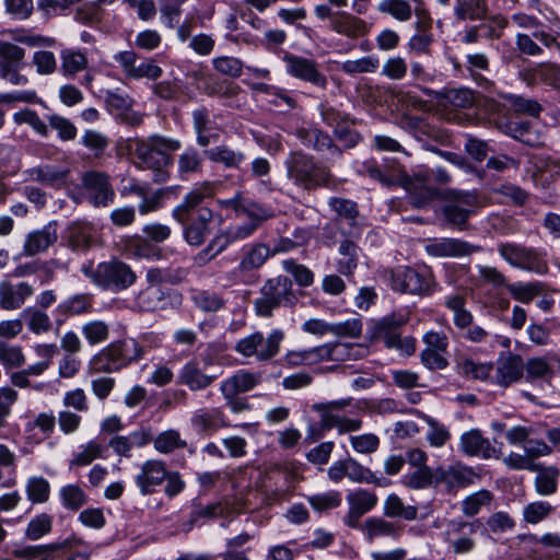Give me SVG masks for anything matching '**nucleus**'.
Instances as JSON below:
<instances>
[{
    "mask_svg": "<svg viewBox=\"0 0 560 560\" xmlns=\"http://www.w3.org/2000/svg\"><path fill=\"white\" fill-rule=\"evenodd\" d=\"M283 165L287 178L305 191H314L320 187L334 189L338 186V180L328 166L319 164L313 155L301 150L291 151Z\"/></svg>",
    "mask_w": 560,
    "mask_h": 560,
    "instance_id": "nucleus-1",
    "label": "nucleus"
},
{
    "mask_svg": "<svg viewBox=\"0 0 560 560\" xmlns=\"http://www.w3.org/2000/svg\"><path fill=\"white\" fill-rule=\"evenodd\" d=\"M180 141L160 135L137 140L133 154L137 164L141 168H148L153 172L156 183H164L168 179L167 167L173 164L172 153L179 150Z\"/></svg>",
    "mask_w": 560,
    "mask_h": 560,
    "instance_id": "nucleus-2",
    "label": "nucleus"
},
{
    "mask_svg": "<svg viewBox=\"0 0 560 560\" xmlns=\"http://www.w3.org/2000/svg\"><path fill=\"white\" fill-rule=\"evenodd\" d=\"M81 272L95 285L112 292L127 290L137 280V275L132 268L116 258L102 261L95 267L92 262L84 264L81 267Z\"/></svg>",
    "mask_w": 560,
    "mask_h": 560,
    "instance_id": "nucleus-3",
    "label": "nucleus"
},
{
    "mask_svg": "<svg viewBox=\"0 0 560 560\" xmlns=\"http://www.w3.org/2000/svg\"><path fill=\"white\" fill-rule=\"evenodd\" d=\"M295 303L292 281L285 276H278L262 284L259 296L254 301V311L258 317L269 318L280 306H293Z\"/></svg>",
    "mask_w": 560,
    "mask_h": 560,
    "instance_id": "nucleus-4",
    "label": "nucleus"
},
{
    "mask_svg": "<svg viewBox=\"0 0 560 560\" xmlns=\"http://www.w3.org/2000/svg\"><path fill=\"white\" fill-rule=\"evenodd\" d=\"M275 252L269 245L262 242H254L242 248L237 266L228 273L231 284H252L257 279V272Z\"/></svg>",
    "mask_w": 560,
    "mask_h": 560,
    "instance_id": "nucleus-5",
    "label": "nucleus"
},
{
    "mask_svg": "<svg viewBox=\"0 0 560 560\" xmlns=\"http://www.w3.org/2000/svg\"><path fill=\"white\" fill-rule=\"evenodd\" d=\"M407 323L404 315H388L374 323L371 327V340L381 341L388 349L397 350L405 355H411L416 351V339L411 336L401 337L400 328Z\"/></svg>",
    "mask_w": 560,
    "mask_h": 560,
    "instance_id": "nucleus-6",
    "label": "nucleus"
},
{
    "mask_svg": "<svg viewBox=\"0 0 560 560\" xmlns=\"http://www.w3.org/2000/svg\"><path fill=\"white\" fill-rule=\"evenodd\" d=\"M284 338V331L279 328L272 329L267 337L261 331H255L240 339L234 350L244 358L266 362L278 355Z\"/></svg>",
    "mask_w": 560,
    "mask_h": 560,
    "instance_id": "nucleus-7",
    "label": "nucleus"
},
{
    "mask_svg": "<svg viewBox=\"0 0 560 560\" xmlns=\"http://www.w3.org/2000/svg\"><path fill=\"white\" fill-rule=\"evenodd\" d=\"M500 257L513 268L545 275L548 272V262L545 254L534 247L514 242H500L497 245Z\"/></svg>",
    "mask_w": 560,
    "mask_h": 560,
    "instance_id": "nucleus-8",
    "label": "nucleus"
},
{
    "mask_svg": "<svg viewBox=\"0 0 560 560\" xmlns=\"http://www.w3.org/2000/svg\"><path fill=\"white\" fill-rule=\"evenodd\" d=\"M392 289L409 294H429L433 275L427 268L415 269L399 266L389 271Z\"/></svg>",
    "mask_w": 560,
    "mask_h": 560,
    "instance_id": "nucleus-9",
    "label": "nucleus"
},
{
    "mask_svg": "<svg viewBox=\"0 0 560 560\" xmlns=\"http://www.w3.org/2000/svg\"><path fill=\"white\" fill-rule=\"evenodd\" d=\"M353 399H339L315 406L320 413V427L324 430L337 428L340 433L358 431L362 427L360 419L348 418L341 413L348 407H352Z\"/></svg>",
    "mask_w": 560,
    "mask_h": 560,
    "instance_id": "nucleus-10",
    "label": "nucleus"
},
{
    "mask_svg": "<svg viewBox=\"0 0 560 560\" xmlns=\"http://www.w3.org/2000/svg\"><path fill=\"white\" fill-rule=\"evenodd\" d=\"M282 60L287 73L291 77L318 89L325 90L328 86V78L322 72L319 63L315 59L285 52Z\"/></svg>",
    "mask_w": 560,
    "mask_h": 560,
    "instance_id": "nucleus-11",
    "label": "nucleus"
},
{
    "mask_svg": "<svg viewBox=\"0 0 560 560\" xmlns=\"http://www.w3.org/2000/svg\"><path fill=\"white\" fill-rule=\"evenodd\" d=\"M24 58V48L11 42L0 40V78L13 85H25L28 79L20 73Z\"/></svg>",
    "mask_w": 560,
    "mask_h": 560,
    "instance_id": "nucleus-12",
    "label": "nucleus"
},
{
    "mask_svg": "<svg viewBox=\"0 0 560 560\" xmlns=\"http://www.w3.org/2000/svg\"><path fill=\"white\" fill-rule=\"evenodd\" d=\"M481 527L479 520L471 522L462 518L450 520L446 523L445 540L450 542L455 553H468L476 546L470 535L476 534Z\"/></svg>",
    "mask_w": 560,
    "mask_h": 560,
    "instance_id": "nucleus-13",
    "label": "nucleus"
},
{
    "mask_svg": "<svg viewBox=\"0 0 560 560\" xmlns=\"http://www.w3.org/2000/svg\"><path fill=\"white\" fill-rule=\"evenodd\" d=\"M82 186L88 201L94 207H107L115 198L109 176L104 172L89 171L82 175Z\"/></svg>",
    "mask_w": 560,
    "mask_h": 560,
    "instance_id": "nucleus-14",
    "label": "nucleus"
},
{
    "mask_svg": "<svg viewBox=\"0 0 560 560\" xmlns=\"http://www.w3.org/2000/svg\"><path fill=\"white\" fill-rule=\"evenodd\" d=\"M478 205L476 191H454L453 200L443 208L446 221L459 230H466L467 221Z\"/></svg>",
    "mask_w": 560,
    "mask_h": 560,
    "instance_id": "nucleus-15",
    "label": "nucleus"
},
{
    "mask_svg": "<svg viewBox=\"0 0 560 560\" xmlns=\"http://www.w3.org/2000/svg\"><path fill=\"white\" fill-rule=\"evenodd\" d=\"M213 222V212L207 207H200L195 214H189L185 223H180L184 229V238L191 246H200L211 234Z\"/></svg>",
    "mask_w": 560,
    "mask_h": 560,
    "instance_id": "nucleus-16",
    "label": "nucleus"
},
{
    "mask_svg": "<svg viewBox=\"0 0 560 560\" xmlns=\"http://www.w3.org/2000/svg\"><path fill=\"white\" fill-rule=\"evenodd\" d=\"M167 477V467L160 459H148L139 466L135 475V483L142 495H150L156 491Z\"/></svg>",
    "mask_w": 560,
    "mask_h": 560,
    "instance_id": "nucleus-17",
    "label": "nucleus"
},
{
    "mask_svg": "<svg viewBox=\"0 0 560 560\" xmlns=\"http://www.w3.org/2000/svg\"><path fill=\"white\" fill-rule=\"evenodd\" d=\"M222 205L235 211L237 215H246L249 222L255 223L257 228L273 217L270 207L246 198L240 192L230 199L223 200Z\"/></svg>",
    "mask_w": 560,
    "mask_h": 560,
    "instance_id": "nucleus-18",
    "label": "nucleus"
},
{
    "mask_svg": "<svg viewBox=\"0 0 560 560\" xmlns=\"http://www.w3.org/2000/svg\"><path fill=\"white\" fill-rule=\"evenodd\" d=\"M459 450L467 456L483 459L500 458L501 451L495 448L479 429L464 432L459 439Z\"/></svg>",
    "mask_w": 560,
    "mask_h": 560,
    "instance_id": "nucleus-19",
    "label": "nucleus"
},
{
    "mask_svg": "<svg viewBox=\"0 0 560 560\" xmlns=\"http://www.w3.org/2000/svg\"><path fill=\"white\" fill-rule=\"evenodd\" d=\"M524 361L521 355L508 352L501 354L497 361L494 383L501 387H509L524 376Z\"/></svg>",
    "mask_w": 560,
    "mask_h": 560,
    "instance_id": "nucleus-20",
    "label": "nucleus"
},
{
    "mask_svg": "<svg viewBox=\"0 0 560 560\" xmlns=\"http://www.w3.org/2000/svg\"><path fill=\"white\" fill-rule=\"evenodd\" d=\"M192 429L202 434L211 435L219 429L230 427V422L222 409L218 407L199 408L190 418Z\"/></svg>",
    "mask_w": 560,
    "mask_h": 560,
    "instance_id": "nucleus-21",
    "label": "nucleus"
},
{
    "mask_svg": "<svg viewBox=\"0 0 560 560\" xmlns=\"http://www.w3.org/2000/svg\"><path fill=\"white\" fill-rule=\"evenodd\" d=\"M213 195V185L209 182H205L195 186L183 199V201L176 206L173 210V218L178 223H185L189 218V214H195L196 210L207 198H211Z\"/></svg>",
    "mask_w": 560,
    "mask_h": 560,
    "instance_id": "nucleus-22",
    "label": "nucleus"
},
{
    "mask_svg": "<svg viewBox=\"0 0 560 560\" xmlns=\"http://www.w3.org/2000/svg\"><path fill=\"white\" fill-rule=\"evenodd\" d=\"M434 257H464L482 252V247L458 238L436 240L425 247Z\"/></svg>",
    "mask_w": 560,
    "mask_h": 560,
    "instance_id": "nucleus-23",
    "label": "nucleus"
},
{
    "mask_svg": "<svg viewBox=\"0 0 560 560\" xmlns=\"http://www.w3.org/2000/svg\"><path fill=\"white\" fill-rule=\"evenodd\" d=\"M33 293L34 288L27 282L2 281L0 282V308L5 311L19 310Z\"/></svg>",
    "mask_w": 560,
    "mask_h": 560,
    "instance_id": "nucleus-24",
    "label": "nucleus"
},
{
    "mask_svg": "<svg viewBox=\"0 0 560 560\" xmlns=\"http://www.w3.org/2000/svg\"><path fill=\"white\" fill-rule=\"evenodd\" d=\"M93 307V296L89 293L74 294L55 308L56 323L60 326L69 317L90 313Z\"/></svg>",
    "mask_w": 560,
    "mask_h": 560,
    "instance_id": "nucleus-25",
    "label": "nucleus"
},
{
    "mask_svg": "<svg viewBox=\"0 0 560 560\" xmlns=\"http://www.w3.org/2000/svg\"><path fill=\"white\" fill-rule=\"evenodd\" d=\"M126 368L121 352H119L115 342L108 345L96 353L90 361V373H114Z\"/></svg>",
    "mask_w": 560,
    "mask_h": 560,
    "instance_id": "nucleus-26",
    "label": "nucleus"
},
{
    "mask_svg": "<svg viewBox=\"0 0 560 560\" xmlns=\"http://www.w3.org/2000/svg\"><path fill=\"white\" fill-rule=\"evenodd\" d=\"M58 238L56 224L49 223L39 230L30 232L26 235L23 254L34 256L47 250Z\"/></svg>",
    "mask_w": 560,
    "mask_h": 560,
    "instance_id": "nucleus-27",
    "label": "nucleus"
},
{
    "mask_svg": "<svg viewBox=\"0 0 560 560\" xmlns=\"http://www.w3.org/2000/svg\"><path fill=\"white\" fill-rule=\"evenodd\" d=\"M215 375H208L202 372L197 360L186 362L178 373V383L187 386L190 390H203L212 385Z\"/></svg>",
    "mask_w": 560,
    "mask_h": 560,
    "instance_id": "nucleus-28",
    "label": "nucleus"
},
{
    "mask_svg": "<svg viewBox=\"0 0 560 560\" xmlns=\"http://www.w3.org/2000/svg\"><path fill=\"white\" fill-rule=\"evenodd\" d=\"M192 126L197 136V143L200 147H208L211 142L219 139L218 127L210 118L209 110L206 107L197 108L192 112Z\"/></svg>",
    "mask_w": 560,
    "mask_h": 560,
    "instance_id": "nucleus-29",
    "label": "nucleus"
},
{
    "mask_svg": "<svg viewBox=\"0 0 560 560\" xmlns=\"http://www.w3.org/2000/svg\"><path fill=\"white\" fill-rule=\"evenodd\" d=\"M68 170L49 164L30 167L23 172L24 182H36L46 186H58L67 179Z\"/></svg>",
    "mask_w": 560,
    "mask_h": 560,
    "instance_id": "nucleus-30",
    "label": "nucleus"
},
{
    "mask_svg": "<svg viewBox=\"0 0 560 560\" xmlns=\"http://www.w3.org/2000/svg\"><path fill=\"white\" fill-rule=\"evenodd\" d=\"M329 26L337 34L349 38L362 36L368 31L366 23L362 19L347 12H336L331 16Z\"/></svg>",
    "mask_w": 560,
    "mask_h": 560,
    "instance_id": "nucleus-31",
    "label": "nucleus"
},
{
    "mask_svg": "<svg viewBox=\"0 0 560 560\" xmlns=\"http://www.w3.org/2000/svg\"><path fill=\"white\" fill-rule=\"evenodd\" d=\"M261 383V374L246 370H240L225 378L220 385V392H229L230 395L245 394Z\"/></svg>",
    "mask_w": 560,
    "mask_h": 560,
    "instance_id": "nucleus-32",
    "label": "nucleus"
},
{
    "mask_svg": "<svg viewBox=\"0 0 560 560\" xmlns=\"http://www.w3.org/2000/svg\"><path fill=\"white\" fill-rule=\"evenodd\" d=\"M135 302L140 311L154 312L166 308L170 296L162 287L147 285L136 295Z\"/></svg>",
    "mask_w": 560,
    "mask_h": 560,
    "instance_id": "nucleus-33",
    "label": "nucleus"
},
{
    "mask_svg": "<svg viewBox=\"0 0 560 560\" xmlns=\"http://www.w3.org/2000/svg\"><path fill=\"white\" fill-rule=\"evenodd\" d=\"M360 247L354 241L345 238L338 246L339 258L336 259V270L339 275L350 277L359 265Z\"/></svg>",
    "mask_w": 560,
    "mask_h": 560,
    "instance_id": "nucleus-34",
    "label": "nucleus"
},
{
    "mask_svg": "<svg viewBox=\"0 0 560 560\" xmlns=\"http://www.w3.org/2000/svg\"><path fill=\"white\" fill-rule=\"evenodd\" d=\"M205 154L211 162L222 164L226 168L237 170L246 160L243 151L234 150L226 144L206 150Z\"/></svg>",
    "mask_w": 560,
    "mask_h": 560,
    "instance_id": "nucleus-35",
    "label": "nucleus"
},
{
    "mask_svg": "<svg viewBox=\"0 0 560 560\" xmlns=\"http://www.w3.org/2000/svg\"><path fill=\"white\" fill-rule=\"evenodd\" d=\"M320 348V362L355 360L361 355L362 349L358 346L342 342L325 343Z\"/></svg>",
    "mask_w": 560,
    "mask_h": 560,
    "instance_id": "nucleus-36",
    "label": "nucleus"
},
{
    "mask_svg": "<svg viewBox=\"0 0 560 560\" xmlns=\"http://www.w3.org/2000/svg\"><path fill=\"white\" fill-rule=\"evenodd\" d=\"M55 425L56 417L52 411L39 412L25 423L26 439L38 444L42 442V439L36 436L34 433L35 429H38L45 438H49L55 430Z\"/></svg>",
    "mask_w": 560,
    "mask_h": 560,
    "instance_id": "nucleus-37",
    "label": "nucleus"
},
{
    "mask_svg": "<svg viewBox=\"0 0 560 560\" xmlns=\"http://www.w3.org/2000/svg\"><path fill=\"white\" fill-rule=\"evenodd\" d=\"M489 12L488 0H456L454 5V15L459 21L481 20Z\"/></svg>",
    "mask_w": 560,
    "mask_h": 560,
    "instance_id": "nucleus-38",
    "label": "nucleus"
},
{
    "mask_svg": "<svg viewBox=\"0 0 560 560\" xmlns=\"http://www.w3.org/2000/svg\"><path fill=\"white\" fill-rule=\"evenodd\" d=\"M524 366L525 380L530 384H536L537 382L550 383L555 374L547 359L542 357L529 358L524 362Z\"/></svg>",
    "mask_w": 560,
    "mask_h": 560,
    "instance_id": "nucleus-39",
    "label": "nucleus"
},
{
    "mask_svg": "<svg viewBox=\"0 0 560 560\" xmlns=\"http://www.w3.org/2000/svg\"><path fill=\"white\" fill-rule=\"evenodd\" d=\"M363 532L370 541L378 537H392L397 539L400 536V527L382 517L366 518L363 524Z\"/></svg>",
    "mask_w": 560,
    "mask_h": 560,
    "instance_id": "nucleus-40",
    "label": "nucleus"
},
{
    "mask_svg": "<svg viewBox=\"0 0 560 560\" xmlns=\"http://www.w3.org/2000/svg\"><path fill=\"white\" fill-rule=\"evenodd\" d=\"M61 71L66 77H74L85 70L89 65L84 51L74 48H65L60 51Z\"/></svg>",
    "mask_w": 560,
    "mask_h": 560,
    "instance_id": "nucleus-41",
    "label": "nucleus"
},
{
    "mask_svg": "<svg viewBox=\"0 0 560 560\" xmlns=\"http://www.w3.org/2000/svg\"><path fill=\"white\" fill-rule=\"evenodd\" d=\"M466 298L463 294H450L444 299V305L453 313L454 326L465 328L472 320L471 312L466 307Z\"/></svg>",
    "mask_w": 560,
    "mask_h": 560,
    "instance_id": "nucleus-42",
    "label": "nucleus"
},
{
    "mask_svg": "<svg viewBox=\"0 0 560 560\" xmlns=\"http://www.w3.org/2000/svg\"><path fill=\"white\" fill-rule=\"evenodd\" d=\"M319 346L305 350H289L281 362L285 368L293 369L303 365H313L320 362Z\"/></svg>",
    "mask_w": 560,
    "mask_h": 560,
    "instance_id": "nucleus-43",
    "label": "nucleus"
},
{
    "mask_svg": "<svg viewBox=\"0 0 560 560\" xmlns=\"http://www.w3.org/2000/svg\"><path fill=\"white\" fill-rule=\"evenodd\" d=\"M21 317L25 319L27 328L35 335L48 332L52 327L49 315L37 307H27L22 311Z\"/></svg>",
    "mask_w": 560,
    "mask_h": 560,
    "instance_id": "nucleus-44",
    "label": "nucleus"
},
{
    "mask_svg": "<svg viewBox=\"0 0 560 560\" xmlns=\"http://www.w3.org/2000/svg\"><path fill=\"white\" fill-rule=\"evenodd\" d=\"M418 27L419 31L408 40V50L416 55H428L430 54V47L433 42V36L429 32L431 27L430 19L419 22Z\"/></svg>",
    "mask_w": 560,
    "mask_h": 560,
    "instance_id": "nucleus-45",
    "label": "nucleus"
},
{
    "mask_svg": "<svg viewBox=\"0 0 560 560\" xmlns=\"http://www.w3.org/2000/svg\"><path fill=\"white\" fill-rule=\"evenodd\" d=\"M194 305L206 313H214L225 306L223 296L210 290H195L191 295Z\"/></svg>",
    "mask_w": 560,
    "mask_h": 560,
    "instance_id": "nucleus-46",
    "label": "nucleus"
},
{
    "mask_svg": "<svg viewBox=\"0 0 560 560\" xmlns=\"http://www.w3.org/2000/svg\"><path fill=\"white\" fill-rule=\"evenodd\" d=\"M418 509L413 505H406L395 493L389 494L384 502V515L387 517H399L406 521L417 518Z\"/></svg>",
    "mask_w": 560,
    "mask_h": 560,
    "instance_id": "nucleus-47",
    "label": "nucleus"
},
{
    "mask_svg": "<svg viewBox=\"0 0 560 560\" xmlns=\"http://www.w3.org/2000/svg\"><path fill=\"white\" fill-rule=\"evenodd\" d=\"M105 452V447L94 441L91 440L88 443L79 446L78 452L73 454L72 459L69 463L70 467H84L90 465L96 458H102Z\"/></svg>",
    "mask_w": 560,
    "mask_h": 560,
    "instance_id": "nucleus-48",
    "label": "nucleus"
},
{
    "mask_svg": "<svg viewBox=\"0 0 560 560\" xmlns=\"http://www.w3.org/2000/svg\"><path fill=\"white\" fill-rule=\"evenodd\" d=\"M186 277L184 269L173 270L171 268H149L145 273L148 285L162 287L163 283H179Z\"/></svg>",
    "mask_w": 560,
    "mask_h": 560,
    "instance_id": "nucleus-49",
    "label": "nucleus"
},
{
    "mask_svg": "<svg viewBox=\"0 0 560 560\" xmlns=\"http://www.w3.org/2000/svg\"><path fill=\"white\" fill-rule=\"evenodd\" d=\"M59 498L65 509L79 511L86 502L88 495L84 490L75 483H69L60 488Z\"/></svg>",
    "mask_w": 560,
    "mask_h": 560,
    "instance_id": "nucleus-50",
    "label": "nucleus"
},
{
    "mask_svg": "<svg viewBox=\"0 0 560 560\" xmlns=\"http://www.w3.org/2000/svg\"><path fill=\"white\" fill-rule=\"evenodd\" d=\"M535 478V489L540 495L553 494L558 489L559 470L555 466H549L538 470Z\"/></svg>",
    "mask_w": 560,
    "mask_h": 560,
    "instance_id": "nucleus-51",
    "label": "nucleus"
},
{
    "mask_svg": "<svg viewBox=\"0 0 560 560\" xmlns=\"http://www.w3.org/2000/svg\"><path fill=\"white\" fill-rule=\"evenodd\" d=\"M81 332L90 346H96L109 338V325L104 320H90L82 325Z\"/></svg>",
    "mask_w": 560,
    "mask_h": 560,
    "instance_id": "nucleus-52",
    "label": "nucleus"
},
{
    "mask_svg": "<svg viewBox=\"0 0 560 560\" xmlns=\"http://www.w3.org/2000/svg\"><path fill=\"white\" fill-rule=\"evenodd\" d=\"M346 464L347 478H349L351 481L376 483L378 486L387 485L385 481H383V478H377L370 469L363 467L355 459L351 457L346 458Z\"/></svg>",
    "mask_w": 560,
    "mask_h": 560,
    "instance_id": "nucleus-53",
    "label": "nucleus"
},
{
    "mask_svg": "<svg viewBox=\"0 0 560 560\" xmlns=\"http://www.w3.org/2000/svg\"><path fill=\"white\" fill-rule=\"evenodd\" d=\"M377 11L382 14H388L399 22H406L412 15V9L406 0H381L377 4Z\"/></svg>",
    "mask_w": 560,
    "mask_h": 560,
    "instance_id": "nucleus-54",
    "label": "nucleus"
},
{
    "mask_svg": "<svg viewBox=\"0 0 560 560\" xmlns=\"http://www.w3.org/2000/svg\"><path fill=\"white\" fill-rule=\"evenodd\" d=\"M25 491L32 503H45L50 497V485L44 477H31L26 481Z\"/></svg>",
    "mask_w": 560,
    "mask_h": 560,
    "instance_id": "nucleus-55",
    "label": "nucleus"
},
{
    "mask_svg": "<svg viewBox=\"0 0 560 560\" xmlns=\"http://www.w3.org/2000/svg\"><path fill=\"white\" fill-rule=\"evenodd\" d=\"M493 495L488 490H479L462 501V512L467 517L476 516L483 506L491 503Z\"/></svg>",
    "mask_w": 560,
    "mask_h": 560,
    "instance_id": "nucleus-56",
    "label": "nucleus"
},
{
    "mask_svg": "<svg viewBox=\"0 0 560 560\" xmlns=\"http://www.w3.org/2000/svg\"><path fill=\"white\" fill-rule=\"evenodd\" d=\"M505 289L514 300L522 303H529L541 293V284L538 282H508Z\"/></svg>",
    "mask_w": 560,
    "mask_h": 560,
    "instance_id": "nucleus-57",
    "label": "nucleus"
},
{
    "mask_svg": "<svg viewBox=\"0 0 560 560\" xmlns=\"http://www.w3.org/2000/svg\"><path fill=\"white\" fill-rule=\"evenodd\" d=\"M25 360L21 346L0 341V364L4 369H19L24 365Z\"/></svg>",
    "mask_w": 560,
    "mask_h": 560,
    "instance_id": "nucleus-58",
    "label": "nucleus"
},
{
    "mask_svg": "<svg viewBox=\"0 0 560 560\" xmlns=\"http://www.w3.org/2000/svg\"><path fill=\"white\" fill-rule=\"evenodd\" d=\"M555 508L547 501H535L523 508V521L536 525L550 516Z\"/></svg>",
    "mask_w": 560,
    "mask_h": 560,
    "instance_id": "nucleus-59",
    "label": "nucleus"
},
{
    "mask_svg": "<svg viewBox=\"0 0 560 560\" xmlns=\"http://www.w3.org/2000/svg\"><path fill=\"white\" fill-rule=\"evenodd\" d=\"M22 167L20 152L11 147L3 144L0 149V170L4 176H15Z\"/></svg>",
    "mask_w": 560,
    "mask_h": 560,
    "instance_id": "nucleus-60",
    "label": "nucleus"
},
{
    "mask_svg": "<svg viewBox=\"0 0 560 560\" xmlns=\"http://www.w3.org/2000/svg\"><path fill=\"white\" fill-rule=\"evenodd\" d=\"M153 444L154 448L163 454H167L186 446V442L182 440L179 432L174 429H170L158 434Z\"/></svg>",
    "mask_w": 560,
    "mask_h": 560,
    "instance_id": "nucleus-61",
    "label": "nucleus"
},
{
    "mask_svg": "<svg viewBox=\"0 0 560 560\" xmlns=\"http://www.w3.org/2000/svg\"><path fill=\"white\" fill-rule=\"evenodd\" d=\"M51 528L52 516L47 513H40L28 522L25 529V537L30 540H38L49 534Z\"/></svg>",
    "mask_w": 560,
    "mask_h": 560,
    "instance_id": "nucleus-62",
    "label": "nucleus"
},
{
    "mask_svg": "<svg viewBox=\"0 0 560 560\" xmlns=\"http://www.w3.org/2000/svg\"><path fill=\"white\" fill-rule=\"evenodd\" d=\"M213 69L222 75L240 78L243 73V62L232 56H219L212 59Z\"/></svg>",
    "mask_w": 560,
    "mask_h": 560,
    "instance_id": "nucleus-63",
    "label": "nucleus"
},
{
    "mask_svg": "<svg viewBox=\"0 0 560 560\" xmlns=\"http://www.w3.org/2000/svg\"><path fill=\"white\" fill-rule=\"evenodd\" d=\"M425 422L428 424V431L425 433L428 443L433 447L444 446L451 439L448 429L431 417H427Z\"/></svg>",
    "mask_w": 560,
    "mask_h": 560,
    "instance_id": "nucleus-64",
    "label": "nucleus"
}]
</instances>
